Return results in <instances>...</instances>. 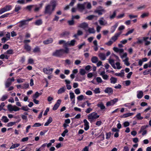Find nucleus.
Segmentation results:
<instances>
[{"mask_svg":"<svg viewBox=\"0 0 151 151\" xmlns=\"http://www.w3.org/2000/svg\"><path fill=\"white\" fill-rule=\"evenodd\" d=\"M68 51V48H64V49L56 50L53 52L52 55L57 57H61L64 54L67 53Z\"/></svg>","mask_w":151,"mask_h":151,"instance_id":"1","label":"nucleus"},{"mask_svg":"<svg viewBox=\"0 0 151 151\" xmlns=\"http://www.w3.org/2000/svg\"><path fill=\"white\" fill-rule=\"evenodd\" d=\"M88 120L91 123L94 121L96 119L99 117V115H98L95 112H92L88 115Z\"/></svg>","mask_w":151,"mask_h":151,"instance_id":"2","label":"nucleus"},{"mask_svg":"<svg viewBox=\"0 0 151 151\" xmlns=\"http://www.w3.org/2000/svg\"><path fill=\"white\" fill-rule=\"evenodd\" d=\"M109 61L110 64L114 68L119 70L122 68V67L121 65L119 62H117L115 64L114 60L111 58L109 59Z\"/></svg>","mask_w":151,"mask_h":151,"instance_id":"3","label":"nucleus"},{"mask_svg":"<svg viewBox=\"0 0 151 151\" xmlns=\"http://www.w3.org/2000/svg\"><path fill=\"white\" fill-rule=\"evenodd\" d=\"M113 50L115 52L119 54L123 60H124V58H128L127 57V54L126 52L124 53L122 55L124 52V50L122 49H119V48H113Z\"/></svg>","mask_w":151,"mask_h":151,"instance_id":"4","label":"nucleus"},{"mask_svg":"<svg viewBox=\"0 0 151 151\" xmlns=\"http://www.w3.org/2000/svg\"><path fill=\"white\" fill-rule=\"evenodd\" d=\"M54 10V9H53L52 8L50 5L48 4L45 7L44 13L45 14H48L50 15Z\"/></svg>","mask_w":151,"mask_h":151,"instance_id":"5","label":"nucleus"},{"mask_svg":"<svg viewBox=\"0 0 151 151\" xmlns=\"http://www.w3.org/2000/svg\"><path fill=\"white\" fill-rule=\"evenodd\" d=\"M12 8V6L11 5H6L3 8L0 9V14H1L5 12L10 11Z\"/></svg>","mask_w":151,"mask_h":151,"instance_id":"6","label":"nucleus"},{"mask_svg":"<svg viewBox=\"0 0 151 151\" xmlns=\"http://www.w3.org/2000/svg\"><path fill=\"white\" fill-rule=\"evenodd\" d=\"M43 72L45 74H51L52 73L53 69L50 68L49 67L47 68H44L43 69Z\"/></svg>","mask_w":151,"mask_h":151,"instance_id":"7","label":"nucleus"},{"mask_svg":"<svg viewBox=\"0 0 151 151\" xmlns=\"http://www.w3.org/2000/svg\"><path fill=\"white\" fill-rule=\"evenodd\" d=\"M14 81V77L8 78L5 83V85L6 88L9 87L12 84V82Z\"/></svg>","mask_w":151,"mask_h":151,"instance_id":"8","label":"nucleus"},{"mask_svg":"<svg viewBox=\"0 0 151 151\" xmlns=\"http://www.w3.org/2000/svg\"><path fill=\"white\" fill-rule=\"evenodd\" d=\"M118 101V99L114 98L113 99L107 102L106 103V105L107 106H112L114 104L116 103Z\"/></svg>","mask_w":151,"mask_h":151,"instance_id":"9","label":"nucleus"},{"mask_svg":"<svg viewBox=\"0 0 151 151\" xmlns=\"http://www.w3.org/2000/svg\"><path fill=\"white\" fill-rule=\"evenodd\" d=\"M104 92L109 95H111L113 93V88L111 87H106L104 90Z\"/></svg>","mask_w":151,"mask_h":151,"instance_id":"10","label":"nucleus"},{"mask_svg":"<svg viewBox=\"0 0 151 151\" xmlns=\"http://www.w3.org/2000/svg\"><path fill=\"white\" fill-rule=\"evenodd\" d=\"M85 3L83 4L78 3L77 5V8L80 12H82L85 8Z\"/></svg>","mask_w":151,"mask_h":151,"instance_id":"11","label":"nucleus"},{"mask_svg":"<svg viewBox=\"0 0 151 151\" xmlns=\"http://www.w3.org/2000/svg\"><path fill=\"white\" fill-rule=\"evenodd\" d=\"M61 100L60 99H58L57 101V102L55 104L53 108L52 109L53 110H56L58 109L61 104Z\"/></svg>","mask_w":151,"mask_h":151,"instance_id":"12","label":"nucleus"},{"mask_svg":"<svg viewBox=\"0 0 151 151\" xmlns=\"http://www.w3.org/2000/svg\"><path fill=\"white\" fill-rule=\"evenodd\" d=\"M122 32L116 33L115 35L111 37V40H113V42L115 41L118 39V38L119 36L121 34Z\"/></svg>","mask_w":151,"mask_h":151,"instance_id":"13","label":"nucleus"},{"mask_svg":"<svg viewBox=\"0 0 151 151\" xmlns=\"http://www.w3.org/2000/svg\"><path fill=\"white\" fill-rule=\"evenodd\" d=\"M45 2L44 1H42V2L40 4L38 5V6H37V5L34 6L35 7V8L34 10V11L35 12H38L39 10L42 7L43 4V3Z\"/></svg>","mask_w":151,"mask_h":151,"instance_id":"14","label":"nucleus"},{"mask_svg":"<svg viewBox=\"0 0 151 151\" xmlns=\"http://www.w3.org/2000/svg\"><path fill=\"white\" fill-rule=\"evenodd\" d=\"M84 123V129L86 131H87L89 128V123L86 119H84L83 120Z\"/></svg>","mask_w":151,"mask_h":151,"instance_id":"15","label":"nucleus"},{"mask_svg":"<svg viewBox=\"0 0 151 151\" xmlns=\"http://www.w3.org/2000/svg\"><path fill=\"white\" fill-rule=\"evenodd\" d=\"M117 13V11L116 10H114L113 12L111 13L110 12L109 15V18L111 19H112L114 18L116 16Z\"/></svg>","mask_w":151,"mask_h":151,"instance_id":"16","label":"nucleus"},{"mask_svg":"<svg viewBox=\"0 0 151 151\" xmlns=\"http://www.w3.org/2000/svg\"><path fill=\"white\" fill-rule=\"evenodd\" d=\"M19 23L20 24L19 25V27H23L24 26L28 24L27 21H26V20L21 21H20Z\"/></svg>","mask_w":151,"mask_h":151,"instance_id":"17","label":"nucleus"},{"mask_svg":"<svg viewBox=\"0 0 151 151\" xmlns=\"http://www.w3.org/2000/svg\"><path fill=\"white\" fill-rule=\"evenodd\" d=\"M79 26V27L86 30V28L88 27V24L87 23L84 22L80 24Z\"/></svg>","mask_w":151,"mask_h":151,"instance_id":"18","label":"nucleus"},{"mask_svg":"<svg viewBox=\"0 0 151 151\" xmlns=\"http://www.w3.org/2000/svg\"><path fill=\"white\" fill-rule=\"evenodd\" d=\"M76 0H71V2L69 5L66 6L64 8L65 10H67L69 8L70 6H73L74 4L76 2Z\"/></svg>","mask_w":151,"mask_h":151,"instance_id":"19","label":"nucleus"},{"mask_svg":"<svg viewBox=\"0 0 151 151\" xmlns=\"http://www.w3.org/2000/svg\"><path fill=\"white\" fill-rule=\"evenodd\" d=\"M137 97L139 99L142 98L143 96V93L142 91H137Z\"/></svg>","mask_w":151,"mask_h":151,"instance_id":"20","label":"nucleus"},{"mask_svg":"<svg viewBox=\"0 0 151 151\" xmlns=\"http://www.w3.org/2000/svg\"><path fill=\"white\" fill-rule=\"evenodd\" d=\"M135 102L133 101L131 103H126L124 104V106L126 107H128L129 109H130L132 107V106L134 105Z\"/></svg>","mask_w":151,"mask_h":151,"instance_id":"21","label":"nucleus"},{"mask_svg":"<svg viewBox=\"0 0 151 151\" xmlns=\"http://www.w3.org/2000/svg\"><path fill=\"white\" fill-rule=\"evenodd\" d=\"M66 90L65 86H63L60 88L58 91V94H61L64 93Z\"/></svg>","mask_w":151,"mask_h":151,"instance_id":"22","label":"nucleus"},{"mask_svg":"<svg viewBox=\"0 0 151 151\" xmlns=\"http://www.w3.org/2000/svg\"><path fill=\"white\" fill-rule=\"evenodd\" d=\"M42 94V93H39L38 91H37L33 95L32 98V99H37L39 96Z\"/></svg>","mask_w":151,"mask_h":151,"instance_id":"23","label":"nucleus"},{"mask_svg":"<svg viewBox=\"0 0 151 151\" xmlns=\"http://www.w3.org/2000/svg\"><path fill=\"white\" fill-rule=\"evenodd\" d=\"M124 70H121L120 73H116L115 75L116 76L123 77L124 76Z\"/></svg>","mask_w":151,"mask_h":151,"instance_id":"24","label":"nucleus"},{"mask_svg":"<svg viewBox=\"0 0 151 151\" xmlns=\"http://www.w3.org/2000/svg\"><path fill=\"white\" fill-rule=\"evenodd\" d=\"M53 40L52 38H50L43 41V43L45 45L49 44L52 43Z\"/></svg>","mask_w":151,"mask_h":151,"instance_id":"25","label":"nucleus"},{"mask_svg":"<svg viewBox=\"0 0 151 151\" xmlns=\"http://www.w3.org/2000/svg\"><path fill=\"white\" fill-rule=\"evenodd\" d=\"M75 42L76 41L75 40H72L70 41H68L67 42V46H73L75 45Z\"/></svg>","mask_w":151,"mask_h":151,"instance_id":"26","label":"nucleus"},{"mask_svg":"<svg viewBox=\"0 0 151 151\" xmlns=\"http://www.w3.org/2000/svg\"><path fill=\"white\" fill-rule=\"evenodd\" d=\"M56 1L55 0H52L50 1V3L52 5V8L53 9L55 10L56 5Z\"/></svg>","mask_w":151,"mask_h":151,"instance_id":"27","label":"nucleus"},{"mask_svg":"<svg viewBox=\"0 0 151 151\" xmlns=\"http://www.w3.org/2000/svg\"><path fill=\"white\" fill-rule=\"evenodd\" d=\"M134 113H126L123 114V115L121 117L123 118H125L132 116L134 115Z\"/></svg>","mask_w":151,"mask_h":151,"instance_id":"28","label":"nucleus"},{"mask_svg":"<svg viewBox=\"0 0 151 151\" xmlns=\"http://www.w3.org/2000/svg\"><path fill=\"white\" fill-rule=\"evenodd\" d=\"M52 118L50 117H49V119L47 120L44 126H48L49 124L52 122Z\"/></svg>","mask_w":151,"mask_h":151,"instance_id":"29","label":"nucleus"},{"mask_svg":"<svg viewBox=\"0 0 151 151\" xmlns=\"http://www.w3.org/2000/svg\"><path fill=\"white\" fill-rule=\"evenodd\" d=\"M110 83H111L114 84L116 83L117 79L116 78L112 77L110 79Z\"/></svg>","mask_w":151,"mask_h":151,"instance_id":"30","label":"nucleus"},{"mask_svg":"<svg viewBox=\"0 0 151 151\" xmlns=\"http://www.w3.org/2000/svg\"><path fill=\"white\" fill-rule=\"evenodd\" d=\"M118 23H116L114 26L111 27V33H113L115 31L116 28L118 26Z\"/></svg>","mask_w":151,"mask_h":151,"instance_id":"31","label":"nucleus"},{"mask_svg":"<svg viewBox=\"0 0 151 151\" xmlns=\"http://www.w3.org/2000/svg\"><path fill=\"white\" fill-rule=\"evenodd\" d=\"M1 120L4 123H7L9 121V119L6 116H3L1 117Z\"/></svg>","mask_w":151,"mask_h":151,"instance_id":"32","label":"nucleus"},{"mask_svg":"<svg viewBox=\"0 0 151 151\" xmlns=\"http://www.w3.org/2000/svg\"><path fill=\"white\" fill-rule=\"evenodd\" d=\"M98 106L101 109V110L104 109L106 108L104 104L102 102L99 104L98 105Z\"/></svg>","mask_w":151,"mask_h":151,"instance_id":"33","label":"nucleus"},{"mask_svg":"<svg viewBox=\"0 0 151 151\" xmlns=\"http://www.w3.org/2000/svg\"><path fill=\"white\" fill-rule=\"evenodd\" d=\"M99 56L100 58L102 60H105L106 57L105 54L103 53H100L99 54Z\"/></svg>","mask_w":151,"mask_h":151,"instance_id":"34","label":"nucleus"},{"mask_svg":"<svg viewBox=\"0 0 151 151\" xmlns=\"http://www.w3.org/2000/svg\"><path fill=\"white\" fill-rule=\"evenodd\" d=\"M59 44L60 45L63 44L64 46H67V42L64 40H60L59 42Z\"/></svg>","mask_w":151,"mask_h":151,"instance_id":"35","label":"nucleus"},{"mask_svg":"<svg viewBox=\"0 0 151 151\" xmlns=\"http://www.w3.org/2000/svg\"><path fill=\"white\" fill-rule=\"evenodd\" d=\"M128 58H127L123 60V61L124 62V64L127 66H129L130 65V63L128 62Z\"/></svg>","mask_w":151,"mask_h":151,"instance_id":"36","label":"nucleus"},{"mask_svg":"<svg viewBox=\"0 0 151 151\" xmlns=\"http://www.w3.org/2000/svg\"><path fill=\"white\" fill-rule=\"evenodd\" d=\"M149 12H147L146 13H144L142 14L140 16L141 18H144L145 17H147L149 16Z\"/></svg>","mask_w":151,"mask_h":151,"instance_id":"37","label":"nucleus"},{"mask_svg":"<svg viewBox=\"0 0 151 151\" xmlns=\"http://www.w3.org/2000/svg\"><path fill=\"white\" fill-rule=\"evenodd\" d=\"M138 120H142L143 119V117L141 116V114L140 113L137 114L135 116Z\"/></svg>","mask_w":151,"mask_h":151,"instance_id":"38","label":"nucleus"},{"mask_svg":"<svg viewBox=\"0 0 151 151\" xmlns=\"http://www.w3.org/2000/svg\"><path fill=\"white\" fill-rule=\"evenodd\" d=\"M7 108L9 111H12L14 109V106H12L11 104H9L7 106Z\"/></svg>","mask_w":151,"mask_h":151,"instance_id":"39","label":"nucleus"},{"mask_svg":"<svg viewBox=\"0 0 151 151\" xmlns=\"http://www.w3.org/2000/svg\"><path fill=\"white\" fill-rule=\"evenodd\" d=\"M79 73L81 75H84L86 74V72L84 69L81 68L79 69Z\"/></svg>","mask_w":151,"mask_h":151,"instance_id":"40","label":"nucleus"},{"mask_svg":"<svg viewBox=\"0 0 151 151\" xmlns=\"http://www.w3.org/2000/svg\"><path fill=\"white\" fill-rule=\"evenodd\" d=\"M91 60L92 62L94 63H96L98 61V58L96 57H93Z\"/></svg>","mask_w":151,"mask_h":151,"instance_id":"41","label":"nucleus"},{"mask_svg":"<svg viewBox=\"0 0 151 151\" xmlns=\"http://www.w3.org/2000/svg\"><path fill=\"white\" fill-rule=\"evenodd\" d=\"M42 23V21L41 19H39L37 21L35 22V24L37 25H39L41 24Z\"/></svg>","mask_w":151,"mask_h":151,"instance_id":"42","label":"nucleus"},{"mask_svg":"<svg viewBox=\"0 0 151 151\" xmlns=\"http://www.w3.org/2000/svg\"><path fill=\"white\" fill-rule=\"evenodd\" d=\"M20 145L19 144H15L12 145L10 147V149H14L16 147H18Z\"/></svg>","mask_w":151,"mask_h":151,"instance_id":"43","label":"nucleus"},{"mask_svg":"<svg viewBox=\"0 0 151 151\" xmlns=\"http://www.w3.org/2000/svg\"><path fill=\"white\" fill-rule=\"evenodd\" d=\"M148 127V125H144L142 126L140 129V130L139 132V133H141L142 132V131L144 129H146Z\"/></svg>","mask_w":151,"mask_h":151,"instance_id":"44","label":"nucleus"},{"mask_svg":"<svg viewBox=\"0 0 151 151\" xmlns=\"http://www.w3.org/2000/svg\"><path fill=\"white\" fill-rule=\"evenodd\" d=\"M70 98L71 101H72V99H75V95L74 93L73 92L70 93Z\"/></svg>","mask_w":151,"mask_h":151,"instance_id":"45","label":"nucleus"},{"mask_svg":"<svg viewBox=\"0 0 151 151\" xmlns=\"http://www.w3.org/2000/svg\"><path fill=\"white\" fill-rule=\"evenodd\" d=\"M8 98V95L5 94L3 95L1 98V101H4Z\"/></svg>","mask_w":151,"mask_h":151,"instance_id":"46","label":"nucleus"},{"mask_svg":"<svg viewBox=\"0 0 151 151\" xmlns=\"http://www.w3.org/2000/svg\"><path fill=\"white\" fill-rule=\"evenodd\" d=\"M95 12L98 13L99 15H101L102 14V12H105V10L104 9H102L100 10H98L96 11Z\"/></svg>","mask_w":151,"mask_h":151,"instance_id":"47","label":"nucleus"},{"mask_svg":"<svg viewBox=\"0 0 151 151\" xmlns=\"http://www.w3.org/2000/svg\"><path fill=\"white\" fill-rule=\"evenodd\" d=\"M93 91L95 94L99 93L101 92L99 88H96L93 90Z\"/></svg>","mask_w":151,"mask_h":151,"instance_id":"48","label":"nucleus"},{"mask_svg":"<svg viewBox=\"0 0 151 151\" xmlns=\"http://www.w3.org/2000/svg\"><path fill=\"white\" fill-rule=\"evenodd\" d=\"M104 20V18L102 17L99 20V23L101 25H105L104 21H103Z\"/></svg>","mask_w":151,"mask_h":151,"instance_id":"49","label":"nucleus"},{"mask_svg":"<svg viewBox=\"0 0 151 151\" xmlns=\"http://www.w3.org/2000/svg\"><path fill=\"white\" fill-rule=\"evenodd\" d=\"M88 31L90 33H95V30L93 28H89Z\"/></svg>","mask_w":151,"mask_h":151,"instance_id":"50","label":"nucleus"},{"mask_svg":"<svg viewBox=\"0 0 151 151\" xmlns=\"http://www.w3.org/2000/svg\"><path fill=\"white\" fill-rule=\"evenodd\" d=\"M16 123V122H10L7 124V126L8 127H12Z\"/></svg>","mask_w":151,"mask_h":151,"instance_id":"51","label":"nucleus"},{"mask_svg":"<svg viewBox=\"0 0 151 151\" xmlns=\"http://www.w3.org/2000/svg\"><path fill=\"white\" fill-rule=\"evenodd\" d=\"M84 78H81V77H77L75 79V81H81L83 80H84Z\"/></svg>","mask_w":151,"mask_h":151,"instance_id":"52","label":"nucleus"},{"mask_svg":"<svg viewBox=\"0 0 151 151\" xmlns=\"http://www.w3.org/2000/svg\"><path fill=\"white\" fill-rule=\"evenodd\" d=\"M134 29H132L131 30H130L128 31L126 34H124V35L126 36H127L128 35L134 32Z\"/></svg>","mask_w":151,"mask_h":151,"instance_id":"53","label":"nucleus"},{"mask_svg":"<svg viewBox=\"0 0 151 151\" xmlns=\"http://www.w3.org/2000/svg\"><path fill=\"white\" fill-rule=\"evenodd\" d=\"M42 124L39 123H35L33 126V127H38L42 125Z\"/></svg>","mask_w":151,"mask_h":151,"instance_id":"54","label":"nucleus"},{"mask_svg":"<svg viewBox=\"0 0 151 151\" xmlns=\"http://www.w3.org/2000/svg\"><path fill=\"white\" fill-rule=\"evenodd\" d=\"M96 80L99 83H101L103 82V81L100 77H97L96 78Z\"/></svg>","mask_w":151,"mask_h":151,"instance_id":"55","label":"nucleus"},{"mask_svg":"<svg viewBox=\"0 0 151 151\" xmlns=\"http://www.w3.org/2000/svg\"><path fill=\"white\" fill-rule=\"evenodd\" d=\"M20 108L18 107L16 105H14V109L13 110V111H19L20 110Z\"/></svg>","mask_w":151,"mask_h":151,"instance_id":"56","label":"nucleus"},{"mask_svg":"<svg viewBox=\"0 0 151 151\" xmlns=\"http://www.w3.org/2000/svg\"><path fill=\"white\" fill-rule=\"evenodd\" d=\"M21 9V7L19 6H16L14 11L15 12H17Z\"/></svg>","mask_w":151,"mask_h":151,"instance_id":"57","label":"nucleus"},{"mask_svg":"<svg viewBox=\"0 0 151 151\" xmlns=\"http://www.w3.org/2000/svg\"><path fill=\"white\" fill-rule=\"evenodd\" d=\"M28 63L31 64H33L34 63V61L31 58H29L28 60Z\"/></svg>","mask_w":151,"mask_h":151,"instance_id":"58","label":"nucleus"},{"mask_svg":"<svg viewBox=\"0 0 151 151\" xmlns=\"http://www.w3.org/2000/svg\"><path fill=\"white\" fill-rule=\"evenodd\" d=\"M20 109L24 111H27L29 110V108L27 107V106H23Z\"/></svg>","mask_w":151,"mask_h":151,"instance_id":"59","label":"nucleus"},{"mask_svg":"<svg viewBox=\"0 0 151 151\" xmlns=\"http://www.w3.org/2000/svg\"><path fill=\"white\" fill-rule=\"evenodd\" d=\"M102 77L104 80H107L109 79V76L105 74L103 75Z\"/></svg>","mask_w":151,"mask_h":151,"instance_id":"60","label":"nucleus"},{"mask_svg":"<svg viewBox=\"0 0 151 151\" xmlns=\"http://www.w3.org/2000/svg\"><path fill=\"white\" fill-rule=\"evenodd\" d=\"M68 130L67 129H65V130L63 132V133H62L61 135L63 137H64L65 135L66 134L68 133Z\"/></svg>","mask_w":151,"mask_h":151,"instance_id":"61","label":"nucleus"},{"mask_svg":"<svg viewBox=\"0 0 151 151\" xmlns=\"http://www.w3.org/2000/svg\"><path fill=\"white\" fill-rule=\"evenodd\" d=\"M74 92L77 95H78L81 93L80 90L79 88L76 89L74 91Z\"/></svg>","mask_w":151,"mask_h":151,"instance_id":"62","label":"nucleus"},{"mask_svg":"<svg viewBox=\"0 0 151 151\" xmlns=\"http://www.w3.org/2000/svg\"><path fill=\"white\" fill-rule=\"evenodd\" d=\"M29 83H25L24 84L23 86L22 87V89H27L29 87Z\"/></svg>","mask_w":151,"mask_h":151,"instance_id":"63","label":"nucleus"},{"mask_svg":"<svg viewBox=\"0 0 151 151\" xmlns=\"http://www.w3.org/2000/svg\"><path fill=\"white\" fill-rule=\"evenodd\" d=\"M68 23L70 25H73L74 24V22L73 19H72L71 20H69L68 21Z\"/></svg>","mask_w":151,"mask_h":151,"instance_id":"64","label":"nucleus"}]
</instances>
